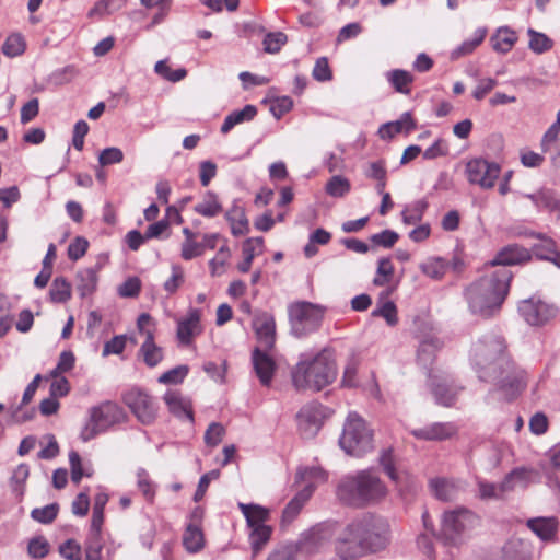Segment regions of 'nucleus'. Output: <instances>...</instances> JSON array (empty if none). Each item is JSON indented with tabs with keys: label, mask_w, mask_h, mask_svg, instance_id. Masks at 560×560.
<instances>
[{
	"label": "nucleus",
	"mask_w": 560,
	"mask_h": 560,
	"mask_svg": "<svg viewBox=\"0 0 560 560\" xmlns=\"http://www.w3.org/2000/svg\"><path fill=\"white\" fill-rule=\"evenodd\" d=\"M200 317L198 308H189L187 316L177 320L176 337L180 345L189 346L201 334Z\"/></svg>",
	"instance_id": "16"
},
{
	"label": "nucleus",
	"mask_w": 560,
	"mask_h": 560,
	"mask_svg": "<svg viewBox=\"0 0 560 560\" xmlns=\"http://www.w3.org/2000/svg\"><path fill=\"white\" fill-rule=\"evenodd\" d=\"M387 494V488L370 469L346 476L338 485L337 495L341 502L355 508L378 503Z\"/></svg>",
	"instance_id": "4"
},
{
	"label": "nucleus",
	"mask_w": 560,
	"mask_h": 560,
	"mask_svg": "<svg viewBox=\"0 0 560 560\" xmlns=\"http://www.w3.org/2000/svg\"><path fill=\"white\" fill-rule=\"evenodd\" d=\"M287 42V35L278 33H269L264 38V47L267 52L276 54Z\"/></svg>",
	"instance_id": "58"
},
{
	"label": "nucleus",
	"mask_w": 560,
	"mask_h": 560,
	"mask_svg": "<svg viewBox=\"0 0 560 560\" xmlns=\"http://www.w3.org/2000/svg\"><path fill=\"white\" fill-rule=\"evenodd\" d=\"M313 491L314 486L310 483L291 499L282 511L281 526H288L295 520L304 504L311 498Z\"/></svg>",
	"instance_id": "24"
},
{
	"label": "nucleus",
	"mask_w": 560,
	"mask_h": 560,
	"mask_svg": "<svg viewBox=\"0 0 560 560\" xmlns=\"http://www.w3.org/2000/svg\"><path fill=\"white\" fill-rule=\"evenodd\" d=\"M431 392L439 405L451 407L460 390L448 377L429 374Z\"/></svg>",
	"instance_id": "15"
},
{
	"label": "nucleus",
	"mask_w": 560,
	"mask_h": 560,
	"mask_svg": "<svg viewBox=\"0 0 560 560\" xmlns=\"http://www.w3.org/2000/svg\"><path fill=\"white\" fill-rule=\"evenodd\" d=\"M225 219L231 224V232L234 236L245 235L249 232V223L242 207L233 206L226 211Z\"/></svg>",
	"instance_id": "29"
},
{
	"label": "nucleus",
	"mask_w": 560,
	"mask_h": 560,
	"mask_svg": "<svg viewBox=\"0 0 560 560\" xmlns=\"http://www.w3.org/2000/svg\"><path fill=\"white\" fill-rule=\"evenodd\" d=\"M521 316L532 326H540L557 315V307L534 298L524 300L518 305Z\"/></svg>",
	"instance_id": "14"
},
{
	"label": "nucleus",
	"mask_w": 560,
	"mask_h": 560,
	"mask_svg": "<svg viewBox=\"0 0 560 560\" xmlns=\"http://www.w3.org/2000/svg\"><path fill=\"white\" fill-rule=\"evenodd\" d=\"M500 172L501 167L498 163L485 159H474L466 164L468 182L479 185L483 189H490L494 186Z\"/></svg>",
	"instance_id": "12"
},
{
	"label": "nucleus",
	"mask_w": 560,
	"mask_h": 560,
	"mask_svg": "<svg viewBox=\"0 0 560 560\" xmlns=\"http://www.w3.org/2000/svg\"><path fill=\"white\" fill-rule=\"evenodd\" d=\"M152 317L148 313H142L137 320V328L144 337V341L139 349V355L149 368H154L164 359V349L154 341V331L149 329Z\"/></svg>",
	"instance_id": "10"
},
{
	"label": "nucleus",
	"mask_w": 560,
	"mask_h": 560,
	"mask_svg": "<svg viewBox=\"0 0 560 560\" xmlns=\"http://www.w3.org/2000/svg\"><path fill=\"white\" fill-rule=\"evenodd\" d=\"M540 242L532 248L534 255L541 260H548L556 248V244L551 238L539 236Z\"/></svg>",
	"instance_id": "55"
},
{
	"label": "nucleus",
	"mask_w": 560,
	"mask_h": 560,
	"mask_svg": "<svg viewBox=\"0 0 560 560\" xmlns=\"http://www.w3.org/2000/svg\"><path fill=\"white\" fill-rule=\"evenodd\" d=\"M527 527L542 540H548L555 535L557 523L552 517H537L528 520Z\"/></svg>",
	"instance_id": "34"
},
{
	"label": "nucleus",
	"mask_w": 560,
	"mask_h": 560,
	"mask_svg": "<svg viewBox=\"0 0 560 560\" xmlns=\"http://www.w3.org/2000/svg\"><path fill=\"white\" fill-rule=\"evenodd\" d=\"M517 37L514 31L508 26H502L497 34L491 37L492 47L495 51L506 54L515 44Z\"/></svg>",
	"instance_id": "36"
},
{
	"label": "nucleus",
	"mask_w": 560,
	"mask_h": 560,
	"mask_svg": "<svg viewBox=\"0 0 560 560\" xmlns=\"http://www.w3.org/2000/svg\"><path fill=\"white\" fill-rule=\"evenodd\" d=\"M380 464L383 467L385 474L389 477V479L395 482L397 486H400L405 478H408L406 472H400L395 467V460L393 456V451L390 448L383 450L380 456Z\"/></svg>",
	"instance_id": "37"
},
{
	"label": "nucleus",
	"mask_w": 560,
	"mask_h": 560,
	"mask_svg": "<svg viewBox=\"0 0 560 560\" xmlns=\"http://www.w3.org/2000/svg\"><path fill=\"white\" fill-rule=\"evenodd\" d=\"M98 267L85 268L77 273V291L81 298L93 294L97 288Z\"/></svg>",
	"instance_id": "26"
},
{
	"label": "nucleus",
	"mask_w": 560,
	"mask_h": 560,
	"mask_svg": "<svg viewBox=\"0 0 560 560\" xmlns=\"http://www.w3.org/2000/svg\"><path fill=\"white\" fill-rule=\"evenodd\" d=\"M372 315L383 317L389 326H395L398 323L397 307L392 301H387L375 308Z\"/></svg>",
	"instance_id": "51"
},
{
	"label": "nucleus",
	"mask_w": 560,
	"mask_h": 560,
	"mask_svg": "<svg viewBox=\"0 0 560 560\" xmlns=\"http://www.w3.org/2000/svg\"><path fill=\"white\" fill-rule=\"evenodd\" d=\"M421 271L434 280H440L446 272L447 265L442 258H430L420 265Z\"/></svg>",
	"instance_id": "45"
},
{
	"label": "nucleus",
	"mask_w": 560,
	"mask_h": 560,
	"mask_svg": "<svg viewBox=\"0 0 560 560\" xmlns=\"http://www.w3.org/2000/svg\"><path fill=\"white\" fill-rule=\"evenodd\" d=\"M74 354L71 351H63L59 355L57 366L51 371L50 375L57 377L61 373L70 371L74 366Z\"/></svg>",
	"instance_id": "60"
},
{
	"label": "nucleus",
	"mask_w": 560,
	"mask_h": 560,
	"mask_svg": "<svg viewBox=\"0 0 560 560\" xmlns=\"http://www.w3.org/2000/svg\"><path fill=\"white\" fill-rule=\"evenodd\" d=\"M30 476V467L26 464H20L14 470L10 479L12 491L22 497L24 493V483Z\"/></svg>",
	"instance_id": "46"
},
{
	"label": "nucleus",
	"mask_w": 560,
	"mask_h": 560,
	"mask_svg": "<svg viewBox=\"0 0 560 560\" xmlns=\"http://www.w3.org/2000/svg\"><path fill=\"white\" fill-rule=\"evenodd\" d=\"M415 128L416 121L413 120L411 113L406 112L400 116L399 119L383 124L378 129V136L382 139H392L397 133H409Z\"/></svg>",
	"instance_id": "25"
},
{
	"label": "nucleus",
	"mask_w": 560,
	"mask_h": 560,
	"mask_svg": "<svg viewBox=\"0 0 560 560\" xmlns=\"http://www.w3.org/2000/svg\"><path fill=\"white\" fill-rule=\"evenodd\" d=\"M289 316L293 335L304 337L319 328L324 310L310 302H299L290 306Z\"/></svg>",
	"instance_id": "8"
},
{
	"label": "nucleus",
	"mask_w": 560,
	"mask_h": 560,
	"mask_svg": "<svg viewBox=\"0 0 560 560\" xmlns=\"http://www.w3.org/2000/svg\"><path fill=\"white\" fill-rule=\"evenodd\" d=\"M560 126H557L556 124H552L547 131L545 132L542 139H541V150L542 152H547L551 150L553 147L560 142Z\"/></svg>",
	"instance_id": "62"
},
{
	"label": "nucleus",
	"mask_w": 560,
	"mask_h": 560,
	"mask_svg": "<svg viewBox=\"0 0 560 560\" xmlns=\"http://www.w3.org/2000/svg\"><path fill=\"white\" fill-rule=\"evenodd\" d=\"M248 527L266 525L265 522L269 517V510L258 504L238 503Z\"/></svg>",
	"instance_id": "31"
},
{
	"label": "nucleus",
	"mask_w": 560,
	"mask_h": 560,
	"mask_svg": "<svg viewBox=\"0 0 560 560\" xmlns=\"http://www.w3.org/2000/svg\"><path fill=\"white\" fill-rule=\"evenodd\" d=\"M267 351L268 350H261V348L258 347L254 349L252 354L255 373L262 386L270 385L276 371V363Z\"/></svg>",
	"instance_id": "19"
},
{
	"label": "nucleus",
	"mask_w": 560,
	"mask_h": 560,
	"mask_svg": "<svg viewBox=\"0 0 560 560\" xmlns=\"http://www.w3.org/2000/svg\"><path fill=\"white\" fill-rule=\"evenodd\" d=\"M253 328L256 332L260 347L265 350H271L276 340V323L269 313H261L255 316Z\"/></svg>",
	"instance_id": "17"
},
{
	"label": "nucleus",
	"mask_w": 560,
	"mask_h": 560,
	"mask_svg": "<svg viewBox=\"0 0 560 560\" xmlns=\"http://www.w3.org/2000/svg\"><path fill=\"white\" fill-rule=\"evenodd\" d=\"M390 542L388 521L374 513H364L346 525L337 539V555L359 559L386 549Z\"/></svg>",
	"instance_id": "1"
},
{
	"label": "nucleus",
	"mask_w": 560,
	"mask_h": 560,
	"mask_svg": "<svg viewBox=\"0 0 560 560\" xmlns=\"http://www.w3.org/2000/svg\"><path fill=\"white\" fill-rule=\"evenodd\" d=\"M329 538V532L325 527L314 526L303 535L301 549L308 555L317 553L328 544Z\"/></svg>",
	"instance_id": "23"
},
{
	"label": "nucleus",
	"mask_w": 560,
	"mask_h": 560,
	"mask_svg": "<svg viewBox=\"0 0 560 560\" xmlns=\"http://www.w3.org/2000/svg\"><path fill=\"white\" fill-rule=\"evenodd\" d=\"M530 259L529 252L520 245H509L501 249L495 257L491 260V266H500L505 268L508 266L517 265Z\"/></svg>",
	"instance_id": "22"
},
{
	"label": "nucleus",
	"mask_w": 560,
	"mask_h": 560,
	"mask_svg": "<svg viewBox=\"0 0 560 560\" xmlns=\"http://www.w3.org/2000/svg\"><path fill=\"white\" fill-rule=\"evenodd\" d=\"M476 515L466 508H456L443 513L439 539L451 547H458L464 541V536L475 521Z\"/></svg>",
	"instance_id": "7"
},
{
	"label": "nucleus",
	"mask_w": 560,
	"mask_h": 560,
	"mask_svg": "<svg viewBox=\"0 0 560 560\" xmlns=\"http://www.w3.org/2000/svg\"><path fill=\"white\" fill-rule=\"evenodd\" d=\"M399 235L392 230H384L380 233L373 234L371 236V242L376 246H382L384 248H392L395 243L398 241Z\"/></svg>",
	"instance_id": "57"
},
{
	"label": "nucleus",
	"mask_w": 560,
	"mask_h": 560,
	"mask_svg": "<svg viewBox=\"0 0 560 560\" xmlns=\"http://www.w3.org/2000/svg\"><path fill=\"white\" fill-rule=\"evenodd\" d=\"M429 485L434 497L441 501H451L458 492V487L452 479L436 477L431 479Z\"/></svg>",
	"instance_id": "28"
},
{
	"label": "nucleus",
	"mask_w": 560,
	"mask_h": 560,
	"mask_svg": "<svg viewBox=\"0 0 560 560\" xmlns=\"http://www.w3.org/2000/svg\"><path fill=\"white\" fill-rule=\"evenodd\" d=\"M59 553L67 560H82V548L74 539H67L59 546Z\"/></svg>",
	"instance_id": "53"
},
{
	"label": "nucleus",
	"mask_w": 560,
	"mask_h": 560,
	"mask_svg": "<svg viewBox=\"0 0 560 560\" xmlns=\"http://www.w3.org/2000/svg\"><path fill=\"white\" fill-rule=\"evenodd\" d=\"M491 382L499 385L506 399L512 400L526 387V373L509 359L506 366H500L497 377Z\"/></svg>",
	"instance_id": "11"
},
{
	"label": "nucleus",
	"mask_w": 560,
	"mask_h": 560,
	"mask_svg": "<svg viewBox=\"0 0 560 560\" xmlns=\"http://www.w3.org/2000/svg\"><path fill=\"white\" fill-rule=\"evenodd\" d=\"M137 486L147 501L152 502L155 497V486L144 468L137 470Z\"/></svg>",
	"instance_id": "49"
},
{
	"label": "nucleus",
	"mask_w": 560,
	"mask_h": 560,
	"mask_svg": "<svg viewBox=\"0 0 560 560\" xmlns=\"http://www.w3.org/2000/svg\"><path fill=\"white\" fill-rule=\"evenodd\" d=\"M487 35V28L479 27L475 31L472 38L465 40L459 45L457 48H455L451 57L453 59L460 58L463 56L471 54L485 39Z\"/></svg>",
	"instance_id": "39"
},
{
	"label": "nucleus",
	"mask_w": 560,
	"mask_h": 560,
	"mask_svg": "<svg viewBox=\"0 0 560 560\" xmlns=\"http://www.w3.org/2000/svg\"><path fill=\"white\" fill-rule=\"evenodd\" d=\"M194 211L206 218L217 217L222 212V205L217 194L208 190L200 202L194 207Z\"/></svg>",
	"instance_id": "32"
},
{
	"label": "nucleus",
	"mask_w": 560,
	"mask_h": 560,
	"mask_svg": "<svg viewBox=\"0 0 560 560\" xmlns=\"http://www.w3.org/2000/svg\"><path fill=\"white\" fill-rule=\"evenodd\" d=\"M124 160L122 151L117 147H109L102 150L98 154V163L101 166L120 163Z\"/></svg>",
	"instance_id": "54"
},
{
	"label": "nucleus",
	"mask_w": 560,
	"mask_h": 560,
	"mask_svg": "<svg viewBox=\"0 0 560 560\" xmlns=\"http://www.w3.org/2000/svg\"><path fill=\"white\" fill-rule=\"evenodd\" d=\"M428 207L425 200H417L401 212L402 222L407 225L416 224L422 220L424 211Z\"/></svg>",
	"instance_id": "44"
},
{
	"label": "nucleus",
	"mask_w": 560,
	"mask_h": 560,
	"mask_svg": "<svg viewBox=\"0 0 560 560\" xmlns=\"http://www.w3.org/2000/svg\"><path fill=\"white\" fill-rule=\"evenodd\" d=\"M529 430L535 435H541L547 432L549 427V421L547 416L544 412H536L529 419Z\"/></svg>",
	"instance_id": "64"
},
{
	"label": "nucleus",
	"mask_w": 560,
	"mask_h": 560,
	"mask_svg": "<svg viewBox=\"0 0 560 560\" xmlns=\"http://www.w3.org/2000/svg\"><path fill=\"white\" fill-rule=\"evenodd\" d=\"M470 361L481 381L497 377L500 366L509 363L504 338L495 332H488L472 343Z\"/></svg>",
	"instance_id": "5"
},
{
	"label": "nucleus",
	"mask_w": 560,
	"mask_h": 560,
	"mask_svg": "<svg viewBox=\"0 0 560 560\" xmlns=\"http://www.w3.org/2000/svg\"><path fill=\"white\" fill-rule=\"evenodd\" d=\"M189 372V368L186 364L177 365L163 374L158 378V382L165 385H177L184 382L185 377Z\"/></svg>",
	"instance_id": "47"
},
{
	"label": "nucleus",
	"mask_w": 560,
	"mask_h": 560,
	"mask_svg": "<svg viewBox=\"0 0 560 560\" xmlns=\"http://www.w3.org/2000/svg\"><path fill=\"white\" fill-rule=\"evenodd\" d=\"M337 377V365L328 349L315 355L302 353L291 371L294 388L299 392H319L334 383Z\"/></svg>",
	"instance_id": "3"
},
{
	"label": "nucleus",
	"mask_w": 560,
	"mask_h": 560,
	"mask_svg": "<svg viewBox=\"0 0 560 560\" xmlns=\"http://www.w3.org/2000/svg\"><path fill=\"white\" fill-rule=\"evenodd\" d=\"M57 503H51L44 508H36L31 512L32 518L42 524H50L57 517Z\"/></svg>",
	"instance_id": "50"
},
{
	"label": "nucleus",
	"mask_w": 560,
	"mask_h": 560,
	"mask_svg": "<svg viewBox=\"0 0 560 560\" xmlns=\"http://www.w3.org/2000/svg\"><path fill=\"white\" fill-rule=\"evenodd\" d=\"M351 184L349 179L341 175L332 176L325 186L326 194L334 198L345 197L349 194Z\"/></svg>",
	"instance_id": "42"
},
{
	"label": "nucleus",
	"mask_w": 560,
	"mask_h": 560,
	"mask_svg": "<svg viewBox=\"0 0 560 560\" xmlns=\"http://www.w3.org/2000/svg\"><path fill=\"white\" fill-rule=\"evenodd\" d=\"M386 79L396 92L409 95L411 93L410 85L413 82V75L401 69H395L386 73Z\"/></svg>",
	"instance_id": "33"
},
{
	"label": "nucleus",
	"mask_w": 560,
	"mask_h": 560,
	"mask_svg": "<svg viewBox=\"0 0 560 560\" xmlns=\"http://www.w3.org/2000/svg\"><path fill=\"white\" fill-rule=\"evenodd\" d=\"M257 115V108L255 105H246L240 110H234L229 114L223 124L221 125L220 131L225 135L230 132L236 125L244 121H250Z\"/></svg>",
	"instance_id": "27"
},
{
	"label": "nucleus",
	"mask_w": 560,
	"mask_h": 560,
	"mask_svg": "<svg viewBox=\"0 0 560 560\" xmlns=\"http://www.w3.org/2000/svg\"><path fill=\"white\" fill-rule=\"evenodd\" d=\"M394 275V266L392 260L387 257H383L378 260L376 277L373 279V284L376 287H383L387 284Z\"/></svg>",
	"instance_id": "48"
},
{
	"label": "nucleus",
	"mask_w": 560,
	"mask_h": 560,
	"mask_svg": "<svg viewBox=\"0 0 560 560\" xmlns=\"http://www.w3.org/2000/svg\"><path fill=\"white\" fill-rule=\"evenodd\" d=\"M183 545L190 553L200 551L205 546V537L198 525L189 524L183 535Z\"/></svg>",
	"instance_id": "35"
},
{
	"label": "nucleus",
	"mask_w": 560,
	"mask_h": 560,
	"mask_svg": "<svg viewBox=\"0 0 560 560\" xmlns=\"http://www.w3.org/2000/svg\"><path fill=\"white\" fill-rule=\"evenodd\" d=\"M92 418L106 431L109 427L119 423L124 417V410L115 402L105 401L90 409Z\"/></svg>",
	"instance_id": "21"
},
{
	"label": "nucleus",
	"mask_w": 560,
	"mask_h": 560,
	"mask_svg": "<svg viewBox=\"0 0 560 560\" xmlns=\"http://www.w3.org/2000/svg\"><path fill=\"white\" fill-rule=\"evenodd\" d=\"M50 300L55 303H65L71 298V284L63 277H57L49 290Z\"/></svg>",
	"instance_id": "40"
},
{
	"label": "nucleus",
	"mask_w": 560,
	"mask_h": 560,
	"mask_svg": "<svg viewBox=\"0 0 560 560\" xmlns=\"http://www.w3.org/2000/svg\"><path fill=\"white\" fill-rule=\"evenodd\" d=\"M528 47L536 54H544L552 48L553 42L544 33L528 28Z\"/></svg>",
	"instance_id": "43"
},
{
	"label": "nucleus",
	"mask_w": 560,
	"mask_h": 560,
	"mask_svg": "<svg viewBox=\"0 0 560 560\" xmlns=\"http://www.w3.org/2000/svg\"><path fill=\"white\" fill-rule=\"evenodd\" d=\"M26 43L22 34L13 33L10 34L3 45L2 52L10 58L18 57L25 51Z\"/></svg>",
	"instance_id": "41"
},
{
	"label": "nucleus",
	"mask_w": 560,
	"mask_h": 560,
	"mask_svg": "<svg viewBox=\"0 0 560 560\" xmlns=\"http://www.w3.org/2000/svg\"><path fill=\"white\" fill-rule=\"evenodd\" d=\"M443 342L436 337L423 339L418 348V362L424 368L433 363L435 353L442 348Z\"/></svg>",
	"instance_id": "30"
},
{
	"label": "nucleus",
	"mask_w": 560,
	"mask_h": 560,
	"mask_svg": "<svg viewBox=\"0 0 560 560\" xmlns=\"http://www.w3.org/2000/svg\"><path fill=\"white\" fill-rule=\"evenodd\" d=\"M124 402L143 424H151L158 415L154 399L140 388H131L124 394Z\"/></svg>",
	"instance_id": "9"
},
{
	"label": "nucleus",
	"mask_w": 560,
	"mask_h": 560,
	"mask_svg": "<svg viewBox=\"0 0 560 560\" xmlns=\"http://www.w3.org/2000/svg\"><path fill=\"white\" fill-rule=\"evenodd\" d=\"M457 433V427L452 422H434L424 428L415 429L411 434L418 440L443 441Z\"/></svg>",
	"instance_id": "20"
},
{
	"label": "nucleus",
	"mask_w": 560,
	"mask_h": 560,
	"mask_svg": "<svg viewBox=\"0 0 560 560\" xmlns=\"http://www.w3.org/2000/svg\"><path fill=\"white\" fill-rule=\"evenodd\" d=\"M225 430L221 423L212 422L205 433V443L208 446H217L223 439Z\"/></svg>",
	"instance_id": "59"
},
{
	"label": "nucleus",
	"mask_w": 560,
	"mask_h": 560,
	"mask_svg": "<svg viewBox=\"0 0 560 560\" xmlns=\"http://www.w3.org/2000/svg\"><path fill=\"white\" fill-rule=\"evenodd\" d=\"M339 444L347 454L355 457H361L372 451V431L358 413H349L339 439Z\"/></svg>",
	"instance_id": "6"
},
{
	"label": "nucleus",
	"mask_w": 560,
	"mask_h": 560,
	"mask_svg": "<svg viewBox=\"0 0 560 560\" xmlns=\"http://www.w3.org/2000/svg\"><path fill=\"white\" fill-rule=\"evenodd\" d=\"M560 126H557L556 124H552L547 131L545 132L542 139H541V150L542 152H547L551 150L553 147L560 142Z\"/></svg>",
	"instance_id": "61"
},
{
	"label": "nucleus",
	"mask_w": 560,
	"mask_h": 560,
	"mask_svg": "<svg viewBox=\"0 0 560 560\" xmlns=\"http://www.w3.org/2000/svg\"><path fill=\"white\" fill-rule=\"evenodd\" d=\"M324 418L325 409L320 404L313 401L303 406L296 415L301 436L306 440L315 438L323 425Z\"/></svg>",
	"instance_id": "13"
},
{
	"label": "nucleus",
	"mask_w": 560,
	"mask_h": 560,
	"mask_svg": "<svg viewBox=\"0 0 560 560\" xmlns=\"http://www.w3.org/2000/svg\"><path fill=\"white\" fill-rule=\"evenodd\" d=\"M512 277L511 270L498 268L470 284L465 291L470 311L482 317L494 315L509 294Z\"/></svg>",
	"instance_id": "2"
},
{
	"label": "nucleus",
	"mask_w": 560,
	"mask_h": 560,
	"mask_svg": "<svg viewBox=\"0 0 560 560\" xmlns=\"http://www.w3.org/2000/svg\"><path fill=\"white\" fill-rule=\"evenodd\" d=\"M184 283V271L178 265L172 266V275L164 282L163 288L168 294H173Z\"/></svg>",
	"instance_id": "56"
},
{
	"label": "nucleus",
	"mask_w": 560,
	"mask_h": 560,
	"mask_svg": "<svg viewBox=\"0 0 560 560\" xmlns=\"http://www.w3.org/2000/svg\"><path fill=\"white\" fill-rule=\"evenodd\" d=\"M88 247V240L82 236H77L68 246V257L71 260H78L85 255Z\"/></svg>",
	"instance_id": "63"
},
{
	"label": "nucleus",
	"mask_w": 560,
	"mask_h": 560,
	"mask_svg": "<svg viewBox=\"0 0 560 560\" xmlns=\"http://www.w3.org/2000/svg\"><path fill=\"white\" fill-rule=\"evenodd\" d=\"M28 555L34 559L45 558L49 552V544L43 536H37L28 541Z\"/></svg>",
	"instance_id": "52"
},
{
	"label": "nucleus",
	"mask_w": 560,
	"mask_h": 560,
	"mask_svg": "<svg viewBox=\"0 0 560 560\" xmlns=\"http://www.w3.org/2000/svg\"><path fill=\"white\" fill-rule=\"evenodd\" d=\"M249 542L254 556H256L264 546L269 541L272 533V528L269 525H259L249 527Z\"/></svg>",
	"instance_id": "38"
},
{
	"label": "nucleus",
	"mask_w": 560,
	"mask_h": 560,
	"mask_svg": "<svg viewBox=\"0 0 560 560\" xmlns=\"http://www.w3.org/2000/svg\"><path fill=\"white\" fill-rule=\"evenodd\" d=\"M163 400L174 417L194 422V411L189 398L183 396L178 390L170 389L164 394Z\"/></svg>",
	"instance_id": "18"
}]
</instances>
